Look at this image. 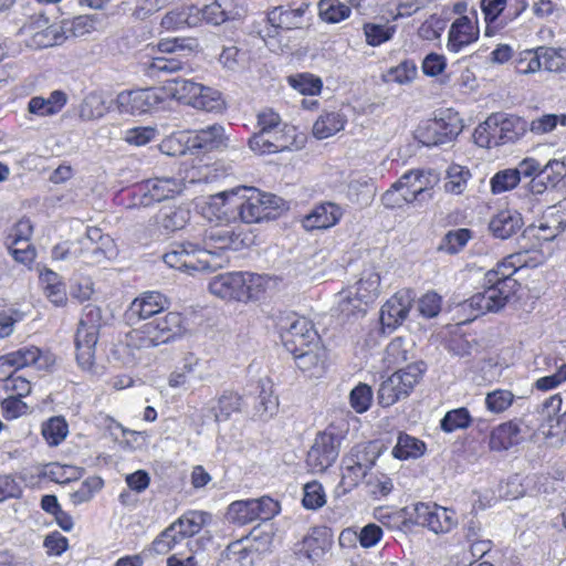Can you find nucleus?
<instances>
[{
    "instance_id": "1",
    "label": "nucleus",
    "mask_w": 566,
    "mask_h": 566,
    "mask_svg": "<svg viewBox=\"0 0 566 566\" xmlns=\"http://www.w3.org/2000/svg\"><path fill=\"white\" fill-rule=\"evenodd\" d=\"M279 198L256 188H239L213 195L209 198L205 214L210 220L255 223L275 217Z\"/></svg>"
},
{
    "instance_id": "2",
    "label": "nucleus",
    "mask_w": 566,
    "mask_h": 566,
    "mask_svg": "<svg viewBox=\"0 0 566 566\" xmlns=\"http://www.w3.org/2000/svg\"><path fill=\"white\" fill-rule=\"evenodd\" d=\"M516 264L506 256L495 269L486 272L484 290L472 295L460 306L472 318L490 312H499L515 294L520 284L512 276L516 273Z\"/></svg>"
},
{
    "instance_id": "3",
    "label": "nucleus",
    "mask_w": 566,
    "mask_h": 566,
    "mask_svg": "<svg viewBox=\"0 0 566 566\" xmlns=\"http://www.w3.org/2000/svg\"><path fill=\"white\" fill-rule=\"evenodd\" d=\"M185 331L184 319L179 313L169 312L156 316L139 328L126 335V343L130 347L149 348L166 344L180 336Z\"/></svg>"
},
{
    "instance_id": "4",
    "label": "nucleus",
    "mask_w": 566,
    "mask_h": 566,
    "mask_svg": "<svg viewBox=\"0 0 566 566\" xmlns=\"http://www.w3.org/2000/svg\"><path fill=\"white\" fill-rule=\"evenodd\" d=\"M380 294V274L374 265L366 266L359 280L338 294L337 310L346 317L365 313L366 306Z\"/></svg>"
},
{
    "instance_id": "5",
    "label": "nucleus",
    "mask_w": 566,
    "mask_h": 566,
    "mask_svg": "<svg viewBox=\"0 0 566 566\" xmlns=\"http://www.w3.org/2000/svg\"><path fill=\"white\" fill-rule=\"evenodd\" d=\"M379 455L380 451L374 442L354 446L342 459L340 481L337 491L346 494L355 489L363 479L367 478Z\"/></svg>"
},
{
    "instance_id": "6",
    "label": "nucleus",
    "mask_w": 566,
    "mask_h": 566,
    "mask_svg": "<svg viewBox=\"0 0 566 566\" xmlns=\"http://www.w3.org/2000/svg\"><path fill=\"white\" fill-rule=\"evenodd\" d=\"M427 366L423 361H413L400 368L385 379L378 389L377 399L381 407H390L407 398L421 380Z\"/></svg>"
},
{
    "instance_id": "7",
    "label": "nucleus",
    "mask_w": 566,
    "mask_h": 566,
    "mask_svg": "<svg viewBox=\"0 0 566 566\" xmlns=\"http://www.w3.org/2000/svg\"><path fill=\"white\" fill-rule=\"evenodd\" d=\"M164 262L172 269L193 274L195 272L216 270L221 262H213L203 244L192 242L175 243L164 254Z\"/></svg>"
},
{
    "instance_id": "8",
    "label": "nucleus",
    "mask_w": 566,
    "mask_h": 566,
    "mask_svg": "<svg viewBox=\"0 0 566 566\" xmlns=\"http://www.w3.org/2000/svg\"><path fill=\"white\" fill-rule=\"evenodd\" d=\"M185 189L182 177H154L138 184L134 189L135 207H149L179 196Z\"/></svg>"
},
{
    "instance_id": "9",
    "label": "nucleus",
    "mask_w": 566,
    "mask_h": 566,
    "mask_svg": "<svg viewBox=\"0 0 566 566\" xmlns=\"http://www.w3.org/2000/svg\"><path fill=\"white\" fill-rule=\"evenodd\" d=\"M527 0H481L480 8L485 22V36H494L526 9Z\"/></svg>"
},
{
    "instance_id": "10",
    "label": "nucleus",
    "mask_w": 566,
    "mask_h": 566,
    "mask_svg": "<svg viewBox=\"0 0 566 566\" xmlns=\"http://www.w3.org/2000/svg\"><path fill=\"white\" fill-rule=\"evenodd\" d=\"M463 128L458 113L448 109L434 119L427 120L416 130V138L424 146H439L453 140Z\"/></svg>"
},
{
    "instance_id": "11",
    "label": "nucleus",
    "mask_w": 566,
    "mask_h": 566,
    "mask_svg": "<svg viewBox=\"0 0 566 566\" xmlns=\"http://www.w3.org/2000/svg\"><path fill=\"white\" fill-rule=\"evenodd\" d=\"M342 434L328 427L314 439L306 457V467L312 473H323L336 461L339 454Z\"/></svg>"
},
{
    "instance_id": "12",
    "label": "nucleus",
    "mask_w": 566,
    "mask_h": 566,
    "mask_svg": "<svg viewBox=\"0 0 566 566\" xmlns=\"http://www.w3.org/2000/svg\"><path fill=\"white\" fill-rule=\"evenodd\" d=\"M280 336L287 352L298 353L319 343L313 323L304 316H289L280 323Z\"/></svg>"
},
{
    "instance_id": "13",
    "label": "nucleus",
    "mask_w": 566,
    "mask_h": 566,
    "mask_svg": "<svg viewBox=\"0 0 566 566\" xmlns=\"http://www.w3.org/2000/svg\"><path fill=\"white\" fill-rule=\"evenodd\" d=\"M117 108L123 114L142 115L165 108V92L161 87L124 91L117 95Z\"/></svg>"
},
{
    "instance_id": "14",
    "label": "nucleus",
    "mask_w": 566,
    "mask_h": 566,
    "mask_svg": "<svg viewBox=\"0 0 566 566\" xmlns=\"http://www.w3.org/2000/svg\"><path fill=\"white\" fill-rule=\"evenodd\" d=\"M410 517L413 518L415 524L424 526L434 534H447L459 523L454 510L437 503H416Z\"/></svg>"
},
{
    "instance_id": "15",
    "label": "nucleus",
    "mask_w": 566,
    "mask_h": 566,
    "mask_svg": "<svg viewBox=\"0 0 566 566\" xmlns=\"http://www.w3.org/2000/svg\"><path fill=\"white\" fill-rule=\"evenodd\" d=\"M27 45L32 49H44L62 44L65 39V31L59 23H49V19L40 14L21 28Z\"/></svg>"
},
{
    "instance_id": "16",
    "label": "nucleus",
    "mask_w": 566,
    "mask_h": 566,
    "mask_svg": "<svg viewBox=\"0 0 566 566\" xmlns=\"http://www.w3.org/2000/svg\"><path fill=\"white\" fill-rule=\"evenodd\" d=\"M81 263L86 265L102 264L118 254L115 241L97 228H88L85 235L81 237Z\"/></svg>"
},
{
    "instance_id": "17",
    "label": "nucleus",
    "mask_w": 566,
    "mask_h": 566,
    "mask_svg": "<svg viewBox=\"0 0 566 566\" xmlns=\"http://www.w3.org/2000/svg\"><path fill=\"white\" fill-rule=\"evenodd\" d=\"M294 126L256 132L248 140L249 148L256 155H271L290 150L295 144Z\"/></svg>"
},
{
    "instance_id": "18",
    "label": "nucleus",
    "mask_w": 566,
    "mask_h": 566,
    "mask_svg": "<svg viewBox=\"0 0 566 566\" xmlns=\"http://www.w3.org/2000/svg\"><path fill=\"white\" fill-rule=\"evenodd\" d=\"M169 306V300L158 291H146L135 297L125 312L129 324L156 317Z\"/></svg>"
},
{
    "instance_id": "19",
    "label": "nucleus",
    "mask_w": 566,
    "mask_h": 566,
    "mask_svg": "<svg viewBox=\"0 0 566 566\" xmlns=\"http://www.w3.org/2000/svg\"><path fill=\"white\" fill-rule=\"evenodd\" d=\"M210 376L211 361L190 353L185 356L181 368L170 374L168 384L171 388H190Z\"/></svg>"
},
{
    "instance_id": "20",
    "label": "nucleus",
    "mask_w": 566,
    "mask_h": 566,
    "mask_svg": "<svg viewBox=\"0 0 566 566\" xmlns=\"http://www.w3.org/2000/svg\"><path fill=\"white\" fill-rule=\"evenodd\" d=\"M488 119L495 146L515 143L527 132V122L518 116L494 113Z\"/></svg>"
},
{
    "instance_id": "21",
    "label": "nucleus",
    "mask_w": 566,
    "mask_h": 566,
    "mask_svg": "<svg viewBox=\"0 0 566 566\" xmlns=\"http://www.w3.org/2000/svg\"><path fill=\"white\" fill-rule=\"evenodd\" d=\"M229 145V136L220 124H213L196 130L187 140V148L192 153L221 150Z\"/></svg>"
},
{
    "instance_id": "22",
    "label": "nucleus",
    "mask_w": 566,
    "mask_h": 566,
    "mask_svg": "<svg viewBox=\"0 0 566 566\" xmlns=\"http://www.w3.org/2000/svg\"><path fill=\"white\" fill-rule=\"evenodd\" d=\"M244 283L243 271L226 272L211 277L208 290L221 300L243 302Z\"/></svg>"
},
{
    "instance_id": "23",
    "label": "nucleus",
    "mask_w": 566,
    "mask_h": 566,
    "mask_svg": "<svg viewBox=\"0 0 566 566\" xmlns=\"http://www.w3.org/2000/svg\"><path fill=\"white\" fill-rule=\"evenodd\" d=\"M259 556L255 538H241L230 543L221 553L217 566H253Z\"/></svg>"
},
{
    "instance_id": "24",
    "label": "nucleus",
    "mask_w": 566,
    "mask_h": 566,
    "mask_svg": "<svg viewBox=\"0 0 566 566\" xmlns=\"http://www.w3.org/2000/svg\"><path fill=\"white\" fill-rule=\"evenodd\" d=\"M480 29L478 20L472 21L467 15L457 18L448 32L447 48L450 52L459 53L468 45L478 41Z\"/></svg>"
},
{
    "instance_id": "25",
    "label": "nucleus",
    "mask_w": 566,
    "mask_h": 566,
    "mask_svg": "<svg viewBox=\"0 0 566 566\" xmlns=\"http://www.w3.org/2000/svg\"><path fill=\"white\" fill-rule=\"evenodd\" d=\"M412 305V295L409 291H399L394 294L380 308V323L382 327L395 329L408 316Z\"/></svg>"
},
{
    "instance_id": "26",
    "label": "nucleus",
    "mask_w": 566,
    "mask_h": 566,
    "mask_svg": "<svg viewBox=\"0 0 566 566\" xmlns=\"http://www.w3.org/2000/svg\"><path fill=\"white\" fill-rule=\"evenodd\" d=\"M234 0H216L202 8L191 6L193 18L198 19V24L207 22L213 25L235 19L239 13L233 9Z\"/></svg>"
},
{
    "instance_id": "27",
    "label": "nucleus",
    "mask_w": 566,
    "mask_h": 566,
    "mask_svg": "<svg viewBox=\"0 0 566 566\" xmlns=\"http://www.w3.org/2000/svg\"><path fill=\"white\" fill-rule=\"evenodd\" d=\"M98 334L93 329L77 327L75 334L76 361L84 371H94Z\"/></svg>"
},
{
    "instance_id": "28",
    "label": "nucleus",
    "mask_w": 566,
    "mask_h": 566,
    "mask_svg": "<svg viewBox=\"0 0 566 566\" xmlns=\"http://www.w3.org/2000/svg\"><path fill=\"white\" fill-rule=\"evenodd\" d=\"M242 243L240 233H235L229 228H213L207 232L202 244L211 260L216 262L214 259L219 256V251L238 250Z\"/></svg>"
},
{
    "instance_id": "29",
    "label": "nucleus",
    "mask_w": 566,
    "mask_h": 566,
    "mask_svg": "<svg viewBox=\"0 0 566 566\" xmlns=\"http://www.w3.org/2000/svg\"><path fill=\"white\" fill-rule=\"evenodd\" d=\"M11 366L15 370L22 369L28 366H35L38 369H48L54 363L55 358L48 352H42L35 346H24L14 352L7 354Z\"/></svg>"
},
{
    "instance_id": "30",
    "label": "nucleus",
    "mask_w": 566,
    "mask_h": 566,
    "mask_svg": "<svg viewBox=\"0 0 566 566\" xmlns=\"http://www.w3.org/2000/svg\"><path fill=\"white\" fill-rule=\"evenodd\" d=\"M343 209L334 202H324L316 206L303 219V226L306 230H322L334 227L343 217Z\"/></svg>"
},
{
    "instance_id": "31",
    "label": "nucleus",
    "mask_w": 566,
    "mask_h": 566,
    "mask_svg": "<svg viewBox=\"0 0 566 566\" xmlns=\"http://www.w3.org/2000/svg\"><path fill=\"white\" fill-rule=\"evenodd\" d=\"M297 368L308 377H321L325 370L326 350L319 343L292 354Z\"/></svg>"
},
{
    "instance_id": "32",
    "label": "nucleus",
    "mask_w": 566,
    "mask_h": 566,
    "mask_svg": "<svg viewBox=\"0 0 566 566\" xmlns=\"http://www.w3.org/2000/svg\"><path fill=\"white\" fill-rule=\"evenodd\" d=\"M522 441L521 424L515 421L503 422L492 429L489 447L493 451H506Z\"/></svg>"
},
{
    "instance_id": "33",
    "label": "nucleus",
    "mask_w": 566,
    "mask_h": 566,
    "mask_svg": "<svg viewBox=\"0 0 566 566\" xmlns=\"http://www.w3.org/2000/svg\"><path fill=\"white\" fill-rule=\"evenodd\" d=\"M67 103V95L61 90H55L48 97L33 96L28 102V112L36 117L52 116L62 111Z\"/></svg>"
},
{
    "instance_id": "34",
    "label": "nucleus",
    "mask_w": 566,
    "mask_h": 566,
    "mask_svg": "<svg viewBox=\"0 0 566 566\" xmlns=\"http://www.w3.org/2000/svg\"><path fill=\"white\" fill-rule=\"evenodd\" d=\"M161 90L165 92V105L168 99H177L181 103L192 106V99L197 92L202 90V84L192 80L176 77L166 81Z\"/></svg>"
},
{
    "instance_id": "35",
    "label": "nucleus",
    "mask_w": 566,
    "mask_h": 566,
    "mask_svg": "<svg viewBox=\"0 0 566 566\" xmlns=\"http://www.w3.org/2000/svg\"><path fill=\"white\" fill-rule=\"evenodd\" d=\"M328 546L329 541L325 532L315 528L297 545L296 554L314 564L323 558Z\"/></svg>"
},
{
    "instance_id": "36",
    "label": "nucleus",
    "mask_w": 566,
    "mask_h": 566,
    "mask_svg": "<svg viewBox=\"0 0 566 566\" xmlns=\"http://www.w3.org/2000/svg\"><path fill=\"white\" fill-rule=\"evenodd\" d=\"M307 4H302L298 8L292 9L290 7H275L268 13V21L272 27L285 30L301 28L303 24V17L307 10Z\"/></svg>"
},
{
    "instance_id": "37",
    "label": "nucleus",
    "mask_w": 566,
    "mask_h": 566,
    "mask_svg": "<svg viewBox=\"0 0 566 566\" xmlns=\"http://www.w3.org/2000/svg\"><path fill=\"white\" fill-rule=\"evenodd\" d=\"M190 212L182 207L161 208L155 217V223L161 233L169 234L182 229L189 221Z\"/></svg>"
},
{
    "instance_id": "38",
    "label": "nucleus",
    "mask_w": 566,
    "mask_h": 566,
    "mask_svg": "<svg viewBox=\"0 0 566 566\" xmlns=\"http://www.w3.org/2000/svg\"><path fill=\"white\" fill-rule=\"evenodd\" d=\"M413 343L402 337L394 338L385 348L382 364L392 369L413 358Z\"/></svg>"
},
{
    "instance_id": "39",
    "label": "nucleus",
    "mask_w": 566,
    "mask_h": 566,
    "mask_svg": "<svg viewBox=\"0 0 566 566\" xmlns=\"http://www.w3.org/2000/svg\"><path fill=\"white\" fill-rule=\"evenodd\" d=\"M244 275V295L243 302L259 301L265 294L275 287L277 280L266 274L243 272Z\"/></svg>"
},
{
    "instance_id": "40",
    "label": "nucleus",
    "mask_w": 566,
    "mask_h": 566,
    "mask_svg": "<svg viewBox=\"0 0 566 566\" xmlns=\"http://www.w3.org/2000/svg\"><path fill=\"white\" fill-rule=\"evenodd\" d=\"M144 71L149 77H160L164 74H172L189 70V64L178 56H154L144 62Z\"/></svg>"
},
{
    "instance_id": "41",
    "label": "nucleus",
    "mask_w": 566,
    "mask_h": 566,
    "mask_svg": "<svg viewBox=\"0 0 566 566\" xmlns=\"http://www.w3.org/2000/svg\"><path fill=\"white\" fill-rule=\"evenodd\" d=\"M522 218L517 211L502 210L490 222V230L500 239H507L522 227Z\"/></svg>"
},
{
    "instance_id": "42",
    "label": "nucleus",
    "mask_w": 566,
    "mask_h": 566,
    "mask_svg": "<svg viewBox=\"0 0 566 566\" xmlns=\"http://www.w3.org/2000/svg\"><path fill=\"white\" fill-rule=\"evenodd\" d=\"M426 443L408 433L400 432L391 454L398 460L418 459L426 452Z\"/></svg>"
},
{
    "instance_id": "43",
    "label": "nucleus",
    "mask_w": 566,
    "mask_h": 566,
    "mask_svg": "<svg viewBox=\"0 0 566 566\" xmlns=\"http://www.w3.org/2000/svg\"><path fill=\"white\" fill-rule=\"evenodd\" d=\"M403 180L413 184V193H418L422 200L432 197L430 191L439 181V176L431 169H412L403 174Z\"/></svg>"
},
{
    "instance_id": "44",
    "label": "nucleus",
    "mask_w": 566,
    "mask_h": 566,
    "mask_svg": "<svg viewBox=\"0 0 566 566\" xmlns=\"http://www.w3.org/2000/svg\"><path fill=\"white\" fill-rule=\"evenodd\" d=\"M40 282L45 296L56 306H62L67 301L65 284L61 276L51 271L45 270L40 274Z\"/></svg>"
},
{
    "instance_id": "45",
    "label": "nucleus",
    "mask_w": 566,
    "mask_h": 566,
    "mask_svg": "<svg viewBox=\"0 0 566 566\" xmlns=\"http://www.w3.org/2000/svg\"><path fill=\"white\" fill-rule=\"evenodd\" d=\"M242 397L232 391H224L210 407L216 422L227 421L232 413L241 411Z\"/></svg>"
},
{
    "instance_id": "46",
    "label": "nucleus",
    "mask_w": 566,
    "mask_h": 566,
    "mask_svg": "<svg viewBox=\"0 0 566 566\" xmlns=\"http://www.w3.org/2000/svg\"><path fill=\"white\" fill-rule=\"evenodd\" d=\"M346 118L338 112H327L322 114L313 125V134L318 139L328 138L345 126Z\"/></svg>"
},
{
    "instance_id": "47",
    "label": "nucleus",
    "mask_w": 566,
    "mask_h": 566,
    "mask_svg": "<svg viewBox=\"0 0 566 566\" xmlns=\"http://www.w3.org/2000/svg\"><path fill=\"white\" fill-rule=\"evenodd\" d=\"M211 520V515L201 511H190L180 516L175 523L181 537H192Z\"/></svg>"
},
{
    "instance_id": "48",
    "label": "nucleus",
    "mask_w": 566,
    "mask_h": 566,
    "mask_svg": "<svg viewBox=\"0 0 566 566\" xmlns=\"http://www.w3.org/2000/svg\"><path fill=\"white\" fill-rule=\"evenodd\" d=\"M108 109L109 103L104 94L92 92L83 99L80 116L85 120H93L103 117Z\"/></svg>"
},
{
    "instance_id": "49",
    "label": "nucleus",
    "mask_w": 566,
    "mask_h": 566,
    "mask_svg": "<svg viewBox=\"0 0 566 566\" xmlns=\"http://www.w3.org/2000/svg\"><path fill=\"white\" fill-rule=\"evenodd\" d=\"M287 83L302 95L316 96L323 88L322 78L308 72L290 75Z\"/></svg>"
},
{
    "instance_id": "50",
    "label": "nucleus",
    "mask_w": 566,
    "mask_h": 566,
    "mask_svg": "<svg viewBox=\"0 0 566 566\" xmlns=\"http://www.w3.org/2000/svg\"><path fill=\"white\" fill-rule=\"evenodd\" d=\"M102 478L92 475L82 481L77 488L70 493V500L74 505L87 503L103 489Z\"/></svg>"
},
{
    "instance_id": "51",
    "label": "nucleus",
    "mask_w": 566,
    "mask_h": 566,
    "mask_svg": "<svg viewBox=\"0 0 566 566\" xmlns=\"http://www.w3.org/2000/svg\"><path fill=\"white\" fill-rule=\"evenodd\" d=\"M553 209L555 211H552L547 216V220L539 226V231L545 232L546 230H551V233L542 235L545 240L553 239L558 233L566 230V199L560 201Z\"/></svg>"
},
{
    "instance_id": "52",
    "label": "nucleus",
    "mask_w": 566,
    "mask_h": 566,
    "mask_svg": "<svg viewBox=\"0 0 566 566\" xmlns=\"http://www.w3.org/2000/svg\"><path fill=\"white\" fill-rule=\"evenodd\" d=\"M557 126L566 127V114H543L527 123V130L542 136L554 132Z\"/></svg>"
},
{
    "instance_id": "53",
    "label": "nucleus",
    "mask_w": 566,
    "mask_h": 566,
    "mask_svg": "<svg viewBox=\"0 0 566 566\" xmlns=\"http://www.w3.org/2000/svg\"><path fill=\"white\" fill-rule=\"evenodd\" d=\"M198 19L191 12V6L167 12L161 19V27L167 31H175L185 27H197Z\"/></svg>"
},
{
    "instance_id": "54",
    "label": "nucleus",
    "mask_w": 566,
    "mask_h": 566,
    "mask_svg": "<svg viewBox=\"0 0 566 566\" xmlns=\"http://www.w3.org/2000/svg\"><path fill=\"white\" fill-rule=\"evenodd\" d=\"M470 177L471 174L468 168L457 164L450 165L447 170V181L444 182L446 192L452 195L463 193Z\"/></svg>"
},
{
    "instance_id": "55",
    "label": "nucleus",
    "mask_w": 566,
    "mask_h": 566,
    "mask_svg": "<svg viewBox=\"0 0 566 566\" xmlns=\"http://www.w3.org/2000/svg\"><path fill=\"white\" fill-rule=\"evenodd\" d=\"M192 107L206 112H219L224 107L221 93L212 87L202 85L192 99Z\"/></svg>"
},
{
    "instance_id": "56",
    "label": "nucleus",
    "mask_w": 566,
    "mask_h": 566,
    "mask_svg": "<svg viewBox=\"0 0 566 566\" xmlns=\"http://www.w3.org/2000/svg\"><path fill=\"white\" fill-rule=\"evenodd\" d=\"M318 14L327 23H338L350 15V9L339 0H321Z\"/></svg>"
},
{
    "instance_id": "57",
    "label": "nucleus",
    "mask_w": 566,
    "mask_h": 566,
    "mask_svg": "<svg viewBox=\"0 0 566 566\" xmlns=\"http://www.w3.org/2000/svg\"><path fill=\"white\" fill-rule=\"evenodd\" d=\"M279 408L277 397L273 395L272 387L261 385L259 395L255 401V415L262 419H270Z\"/></svg>"
},
{
    "instance_id": "58",
    "label": "nucleus",
    "mask_w": 566,
    "mask_h": 566,
    "mask_svg": "<svg viewBox=\"0 0 566 566\" xmlns=\"http://www.w3.org/2000/svg\"><path fill=\"white\" fill-rule=\"evenodd\" d=\"M252 504V499L232 502L228 507V520L239 525H245L258 521L254 506Z\"/></svg>"
},
{
    "instance_id": "59",
    "label": "nucleus",
    "mask_w": 566,
    "mask_h": 566,
    "mask_svg": "<svg viewBox=\"0 0 566 566\" xmlns=\"http://www.w3.org/2000/svg\"><path fill=\"white\" fill-rule=\"evenodd\" d=\"M178 527L172 523L164 530L153 542L151 549L159 555H165L181 543L186 537H181Z\"/></svg>"
},
{
    "instance_id": "60",
    "label": "nucleus",
    "mask_w": 566,
    "mask_h": 566,
    "mask_svg": "<svg viewBox=\"0 0 566 566\" xmlns=\"http://www.w3.org/2000/svg\"><path fill=\"white\" fill-rule=\"evenodd\" d=\"M67 433L69 426L62 417H52L42 424V436L50 446H59Z\"/></svg>"
},
{
    "instance_id": "61",
    "label": "nucleus",
    "mask_w": 566,
    "mask_h": 566,
    "mask_svg": "<svg viewBox=\"0 0 566 566\" xmlns=\"http://www.w3.org/2000/svg\"><path fill=\"white\" fill-rule=\"evenodd\" d=\"M542 69L548 72H566V50L538 46Z\"/></svg>"
},
{
    "instance_id": "62",
    "label": "nucleus",
    "mask_w": 566,
    "mask_h": 566,
    "mask_svg": "<svg viewBox=\"0 0 566 566\" xmlns=\"http://www.w3.org/2000/svg\"><path fill=\"white\" fill-rule=\"evenodd\" d=\"M471 416L467 408L461 407L448 411L440 421V427L444 432H453L459 429H465L471 424Z\"/></svg>"
},
{
    "instance_id": "63",
    "label": "nucleus",
    "mask_w": 566,
    "mask_h": 566,
    "mask_svg": "<svg viewBox=\"0 0 566 566\" xmlns=\"http://www.w3.org/2000/svg\"><path fill=\"white\" fill-rule=\"evenodd\" d=\"M417 74V64L411 60H405L387 72L386 81L405 85L411 83L416 78Z\"/></svg>"
},
{
    "instance_id": "64",
    "label": "nucleus",
    "mask_w": 566,
    "mask_h": 566,
    "mask_svg": "<svg viewBox=\"0 0 566 566\" xmlns=\"http://www.w3.org/2000/svg\"><path fill=\"white\" fill-rule=\"evenodd\" d=\"M515 396L507 389H495L485 396V407L492 413L506 411L514 402Z\"/></svg>"
}]
</instances>
